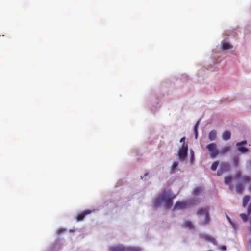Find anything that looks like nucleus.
<instances>
[{
	"mask_svg": "<svg viewBox=\"0 0 251 251\" xmlns=\"http://www.w3.org/2000/svg\"><path fill=\"white\" fill-rule=\"evenodd\" d=\"M230 189H232V186H230Z\"/></svg>",
	"mask_w": 251,
	"mask_h": 251,
	"instance_id": "2f4dec72",
	"label": "nucleus"
},
{
	"mask_svg": "<svg viewBox=\"0 0 251 251\" xmlns=\"http://www.w3.org/2000/svg\"><path fill=\"white\" fill-rule=\"evenodd\" d=\"M207 150L210 152V155L212 158H215L219 154V151L217 150V145L215 143H211L206 146Z\"/></svg>",
	"mask_w": 251,
	"mask_h": 251,
	"instance_id": "20e7f679",
	"label": "nucleus"
},
{
	"mask_svg": "<svg viewBox=\"0 0 251 251\" xmlns=\"http://www.w3.org/2000/svg\"><path fill=\"white\" fill-rule=\"evenodd\" d=\"M200 237L202 239H203L206 241L210 242L212 243L213 244H214V245H217V242L216 239L212 237L207 234H202L200 235Z\"/></svg>",
	"mask_w": 251,
	"mask_h": 251,
	"instance_id": "6e6552de",
	"label": "nucleus"
},
{
	"mask_svg": "<svg viewBox=\"0 0 251 251\" xmlns=\"http://www.w3.org/2000/svg\"><path fill=\"white\" fill-rule=\"evenodd\" d=\"M247 144V141L244 140L241 142L237 143L236 147L238 151L242 153H245L248 151V149L244 147V145Z\"/></svg>",
	"mask_w": 251,
	"mask_h": 251,
	"instance_id": "0eeeda50",
	"label": "nucleus"
},
{
	"mask_svg": "<svg viewBox=\"0 0 251 251\" xmlns=\"http://www.w3.org/2000/svg\"><path fill=\"white\" fill-rule=\"evenodd\" d=\"M220 249L223 251H226V247L225 246H222L220 247Z\"/></svg>",
	"mask_w": 251,
	"mask_h": 251,
	"instance_id": "c85d7f7f",
	"label": "nucleus"
},
{
	"mask_svg": "<svg viewBox=\"0 0 251 251\" xmlns=\"http://www.w3.org/2000/svg\"><path fill=\"white\" fill-rule=\"evenodd\" d=\"M232 48V46L227 42L223 41L222 43V49L223 50L230 49H231Z\"/></svg>",
	"mask_w": 251,
	"mask_h": 251,
	"instance_id": "9b49d317",
	"label": "nucleus"
},
{
	"mask_svg": "<svg viewBox=\"0 0 251 251\" xmlns=\"http://www.w3.org/2000/svg\"><path fill=\"white\" fill-rule=\"evenodd\" d=\"M198 125H199V121H198L195 125L194 127V131L195 133V138L197 139L198 138Z\"/></svg>",
	"mask_w": 251,
	"mask_h": 251,
	"instance_id": "a211bd4d",
	"label": "nucleus"
},
{
	"mask_svg": "<svg viewBox=\"0 0 251 251\" xmlns=\"http://www.w3.org/2000/svg\"><path fill=\"white\" fill-rule=\"evenodd\" d=\"M232 180V177L231 176H228L227 177H226L225 178V183L226 184H229Z\"/></svg>",
	"mask_w": 251,
	"mask_h": 251,
	"instance_id": "4be33fe9",
	"label": "nucleus"
},
{
	"mask_svg": "<svg viewBox=\"0 0 251 251\" xmlns=\"http://www.w3.org/2000/svg\"><path fill=\"white\" fill-rule=\"evenodd\" d=\"M188 145L183 143L178 152V156L180 160H184L187 156Z\"/></svg>",
	"mask_w": 251,
	"mask_h": 251,
	"instance_id": "39448f33",
	"label": "nucleus"
},
{
	"mask_svg": "<svg viewBox=\"0 0 251 251\" xmlns=\"http://www.w3.org/2000/svg\"><path fill=\"white\" fill-rule=\"evenodd\" d=\"M218 165H219V161H215L211 165V170L213 171H215L216 170Z\"/></svg>",
	"mask_w": 251,
	"mask_h": 251,
	"instance_id": "aec40b11",
	"label": "nucleus"
},
{
	"mask_svg": "<svg viewBox=\"0 0 251 251\" xmlns=\"http://www.w3.org/2000/svg\"><path fill=\"white\" fill-rule=\"evenodd\" d=\"M240 217L244 221H246L247 220V215L244 213H242L240 214Z\"/></svg>",
	"mask_w": 251,
	"mask_h": 251,
	"instance_id": "5701e85b",
	"label": "nucleus"
},
{
	"mask_svg": "<svg viewBox=\"0 0 251 251\" xmlns=\"http://www.w3.org/2000/svg\"><path fill=\"white\" fill-rule=\"evenodd\" d=\"M141 249L138 247H126V251H141Z\"/></svg>",
	"mask_w": 251,
	"mask_h": 251,
	"instance_id": "f3484780",
	"label": "nucleus"
},
{
	"mask_svg": "<svg viewBox=\"0 0 251 251\" xmlns=\"http://www.w3.org/2000/svg\"><path fill=\"white\" fill-rule=\"evenodd\" d=\"M230 169V165L226 162H222L220 168L217 171V175L221 176L224 173L227 172Z\"/></svg>",
	"mask_w": 251,
	"mask_h": 251,
	"instance_id": "423d86ee",
	"label": "nucleus"
},
{
	"mask_svg": "<svg viewBox=\"0 0 251 251\" xmlns=\"http://www.w3.org/2000/svg\"><path fill=\"white\" fill-rule=\"evenodd\" d=\"M231 137L230 132L229 131H225L222 135V138L225 140H228Z\"/></svg>",
	"mask_w": 251,
	"mask_h": 251,
	"instance_id": "2eb2a0df",
	"label": "nucleus"
},
{
	"mask_svg": "<svg viewBox=\"0 0 251 251\" xmlns=\"http://www.w3.org/2000/svg\"><path fill=\"white\" fill-rule=\"evenodd\" d=\"M198 215H204L205 217L204 221L202 222L203 225H206L209 223L210 218L209 216V209L207 207L200 208L197 212Z\"/></svg>",
	"mask_w": 251,
	"mask_h": 251,
	"instance_id": "7ed1b4c3",
	"label": "nucleus"
},
{
	"mask_svg": "<svg viewBox=\"0 0 251 251\" xmlns=\"http://www.w3.org/2000/svg\"><path fill=\"white\" fill-rule=\"evenodd\" d=\"M243 191V187L241 184H239L236 187V192L238 193H242Z\"/></svg>",
	"mask_w": 251,
	"mask_h": 251,
	"instance_id": "412c9836",
	"label": "nucleus"
},
{
	"mask_svg": "<svg viewBox=\"0 0 251 251\" xmlns=\"http://www.w3.org/2000/svg\"><path fill=\"white\" fill-rule=\"evenodd\" d=\"M217 137V132L215 130H212L210 132L208 138L210 141L215 140Z\"/></svg>",
	"mask_w": 251,
	"mask_h": 251,
	"instance_id": "f8f14e48",
	"label": "nucleus"
},
{
	"mask_svg": "<svg viewBox=\"0 0 251 251\" xmlns=\"http://www.w3.org/2000/svg\"><path fill=\"white\" fill-rule=\"evenodd\" d=\"M183 226L184 227L188 228L189 229H192L194 228V226L191 222L189 221H186L184 222L183 224Z\"/></svg>",
	"mask_w": 251,
	"mask_h": 251,
	"instance_id": "ddd939ff",
	"label": "nucleus"
},
{
	"mask_svg": "<svg viewBox=\"0 0 251 251\" xmlns=\"http://www.w3.org/2000/svg\"><path fill=\"white\" fill-rule=\"evenodd\" d=\"M243 180L246 182H248L250 181V178L249 176H246L243 177Z\"/></svg>",
	"mask_w": 251,
	"mask_h": 251,
	"instance_id": "a878e982",
	"label": "nucleus"
},
{
	"mask_svg": "<svg viewBox=\"0 0 251 251\" xmlns=\"http://www.w3.org/2000/svg\"><path fill=\"white\" fill-rule=\"evenodd\" d=\"M178 163L176 162H174L172 165V170L174 171V170L177 167Z\"/></svg>",
	"mask_w": 251,
	"mask_h": 251,
	"instance_id": "b1692460",
	"label": "nucleus"
},
{
	"mask_svg": "<svg viewBox=\"0 0 251 251\" xmlns=\"http://www.w3.org/2000/svg\"><path fill=\"white\" fill-rule=\"evenodd\" d=\"M91 211L89 210H87L82 212L80 213H79L76 216V220L77 221H80L84 219V217L86 215L90 214Z\"/></svg>",
	"mask_w": 251,
	"mask_h": 251,
	"instance_id": "1a4fd4ad",
	"label": "nucleus"
},
{
	"mask_svg": "<svg viewBox=\"0 0 251 251\" xmlns=\"http://www.w3.org/2000/svg\"><path fill=\"white\" fill-rule=\"evenodd\" d=\"M191 153V160L192 161L194 157V153L192 150L190 151Z\"/></svg>",
	"mask_w": 251,
	"mask_h": 251,
	"instance_id": "bb28decb",
	"label": "nucleus"
},
{
	"mask_svg": "<svg viewBox=\"0 0 251 251\" xmlns=\"http://www.w3.org/2000/svg\"><path fill=\"white\" fill-rule=\"evenodd\" d=\"M230 151V147L229 146H225L223 147L220 151H219V154H223Z\"/></svg>",
	"mask_w": 251,
	"mask_h": 251,
	"instance_id": "dca6fc26",
	"label": "nucleus"
},
{
	"mask_svg": "<svg viewBox=\"0 0 251 251\" xmlns=\"http://www.w3.org/2000/svg\"><path fill=\"white\" fill-rule=\"evenodd\" d=\"M109 251H126V247L122 245L111 246L109 248Z\"/></svg>",
	"mask_w": 251,
	"mask_h": 251,
	"instance_id": "9d476101",
	"label": "nucleus"
},
{
	"mask_svg": "<svg viewBox=\"0 0 251 251\" xmlns=\"http://www.w3.org/2000/svg\"><path fill=\"white\" fill-rule=\"evenodd\" d=\"M185 137H182V138L180 139V142L181 143H183H183L185 144Z\"/></svg>",
	"mask_w": 251,
	"mask_h": 251,
	"instance_id": "c756f323",
	"label": "nucleus"
},
{
	"mask_svg": "<svg viewBox=\"0 0 251 251\" xmlns=\"http://www.w3.org/2000/svg\"><path fill=\"white\" fill-rule=\"evenodd\" d=\"M233 162L234 163V164L237 166L238 165V162H239V158L238 157H234L233 158Z\"/></svg>",
	"mask_w": 251,
	"mask_h": 251,
	"instance_id": "393cba45",
	"label": "nucleus"
},
{
	"mask_svg": "<svg viewBox=\"0 0 251 251\" xmlns=\"http://www.w3.org/2000/svg\"><path fill=\"white\" fill-rule=\"evenodd\" d=\"M176 195L171 190H164L153 201V207L154 209L159 207L163 202L164 206L169 209L172 205L173 200L176 198Z\"/></svg>",
	"mask_w": 251,
	"mask_h": 251,
	"instance_id": "f257e3e1",
	"label": "nucleus"
},
{
	"mask_svg": "<svg viewBox=\"0 0 251 251\" xmlns=\"http://www.w3.org/2000/svg\"><path fill=\"white\" fill-rule=\"evenodd\" d=\"M194 201L192 200H189L183 201H177L173 209V210L184 209L188 208L189 206L194 205Z\"/></svg>",
	"mask_w": 251,
	"mask_h": 251,
	"instance_id": "f03ea898",
	"label": "nucleus"
},
{
	"mask_svg": "<svg viewBox=\"0 0 251 251\" xmlns=\"http://www.w3.org/2000/svg\"><path fill=\"white\" fill-rule=\"evenodd\" d=\"M251 212V204H250L248 208V214H249Z\"/></svg>",
	"mask_w": 251,
	"mask_h": 251,
	"instance_id": "cd10ccee",
	"label": "nucleus"
},
{
	"mask_svg": "<svg viewBox=\"0 0 251 251\" xmlns=\"http://www.w3.org/2000/svg\"><path fill=\"white\" fill-rule=\"evenodd\" d=\"M148 173H145V175H144V176H147L148 175Z\"/></svg>",
	"mask_w": 251,
	"mask_h": 251,
	"instance_id": "7c9ffc66",
	"label": "nucleus"
},
{
	"mask_svg": "<svg viewBox=\"0 0 251 251\" xmlns=\"http://www.w3.org/2000/svg\"><path fill=\"white\" fill-rule=\"evenodd\" d=\"M203 189L201 187H197L193 191V195L194 196H198L201 193Z\"/></svg>",
	"mask_w": 251,
	"mask_h": 251,
	"instance_id": "4468645a",
	"label": "nucleus"
},
{
	"mask_svg": "<svg viewBox=\"0 0 251 251\" xmlns=\"http://www.w3.org/2000/svg\"><path fill=\"white\" fill-rule=\"evenodd\" d=\"M250 197L248 196H245L243 200V206L245 207L247 203L249 201Z\"/></svg>",
	"mask_w": 251,
	"mask_h": 251,
	"instance_id": "6ab92c4d",
	"label": "nucleus"
}]
</instances>
